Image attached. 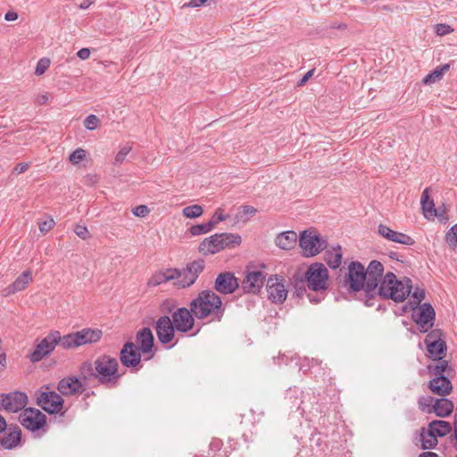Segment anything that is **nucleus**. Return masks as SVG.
<instances>
[{
    "label": "nucleus",
    "mask_w": 457,
    "mask_h": 457,
    "mask_svg": "<svg viewBox=\"0 0 457 457\" xmlns=\"http://www.w3.org/2000/svg\"><path fill=\"white\" fill-rule=\"evenodd\" d=\"M86 157V151L82 148H77L73 151L70 156L69 160L72 164H78L81 161H83Z\"/></svg>",
    "instance_id": "obj_45"
},
{
    "label": "nucleus",
    "mask_w": 457,
    "mask_h": 457,
    "mask_svg": "<svg viewBox=\"0 0 457 457\" xmlns=\"http://www.w3.org/2000/svg\"><path fill=\"white\" fill-rule=\"evenodd\" d=\"M220 234H214L204 239L199 245L198 250L204 255L214 254L222 250L220 241Z\"/></svg>",
    "instance_id": "obj_27"
},
{
    "label": "nucleus",
    "mask_w": 457,
    "mask_h": 457,
    "mask_svg": "<svg viewBox=\"0 0 457 457\" xmlns=\"http://www.w3.org/2000/svg\"><path fill=\"white\" fill-rule=\"evenodd\" d=\"M61 339L62 337L58 331L51 332L37 345L29 355L30 361L32 362L41 361L45 356L51 353L58 344L61 345Z\"/></svg>",
    "instance_id": "obj_9"
},
{
    "label": "nucleus",
    "mask_w": 457,
    "mask_h": 457,
    "mask_svg": "<svg viewBox=\"0 0 457 457\" xmlns=\"http://www.w3.org/2000/svg\"><path fill=\"white\" fill-rule=\"evenodd\" d=\"M95 364L96 379L98 383L107 388L117 387L122 376L119 372L118 360L110 355L103 354L95 360Z\"/></svg>",
    "instance_id": "obj_3"
},
{
    "label": "nucleus",
    "mask_w": 457,
    "mask_h": 457,
    "mask_svg": "<svg viewBox=\"0 0 457 457\" xmlns=\"http://www.w3.org/2000/svg\"><path fill=\"white\" fill-rule=\"evenodd\" d=\"M132 212L137 217H145L149 212L146 205H138L132 210Z\"/></svg>",
    "instance_id": "obj_57"
},
{
    "label": "nucleus",
    "mask_w": 457,
    "mask_h": 457,
    "mask_svg": "<svg viewBox=\"0 0 457 457\" xmlns=\"http://www.w3.org/2000/svg\"><path fill=\"white\" fill-rule=\"evenodd\" d=\"M99 123V119L94 114L88 115L84 120V126L89 130L95 129Z\"/></svg>",
    "instance_id": "obj_48"
},
{
    "label": "nucleus",
    "mask_w": 457,
    "mask_h": 457,
    "mask_svg": "<svg viewBox=\"0 0 457 457\" xmlns=\"http://www.w3.org/2000/svg\"><path fill=\"white\" fill-rule=\"evenodd\" d=\"M32 281V274L30 270L23 271L13 283L9 285L3 290V295L8 296L13 295L17 292H20Z\"/></svg>",
    "instance_id": "obj_26"
},
{
    "label": "nucleus",
    "mask_w": 457,
    "mask_h": 457,
    "mask_svg": "<svg viewBox=\"0 0 457 457\" xmlns=\"http://www.w3.org/2000/svg\"><path fill=\"white\" fill-rule=\"evenodd\" d=\"M435 402L436 399H434L432 396L420 397L418 400L419 408L423 412L432 413L434 411L432 408L434 407Z\"/></svg>",
    "instance_id": "obj_40"
},
{
    "label": "nucleus",
    "mask_w": 457,
    "mask_h": 457,
    "mask_svg": "<svg viewBox=\"0 0 457 457\" xmlns=\"http://www.w3.org/2000/svg\"><path fill=\"white\" fill-rule=\"evenodd\" d=\"M411 316L420 332L427 333L434 325L436 312L430 303H424L418 309H413Z\"/></svg>",
    "instance_id": "obj_8"
},
{
    "label": "nucleus",
    "mask_w": 457,
    "mask_h": 457,
    "mask_svg": "<svg viewBox=\"0 0 457 457\" xmlns=\"http://www.w3.org/2000/svg\"><path fill=\"white\" fill-rule=\"evenodd\" d=\"M21 424L31 431L39 430L46 422V417L36 408L24 409L19 417Z\"/></svg>",
    "instance_id": "obj_13"
},
{
    "label": "nucleus",
    "mask_w": 457,
    "mask_h": 457,
    "mask_svg": "<svg viewBox=\"0 0 457 457\" xmlns=\"http://www.w3.org/2000/svg\"><path fill=\"white\" fill-rule=\"evenodd\" d=\"M189 307L197 320L210 317L212 320L220 321L225 312L221 298L212 290L201 291Z\"/></svg>",
    "instance_id": "obj_1"
},
{
    "label": "nucleus",
    "mask_w": 457,
    "mask_h": 457,
    "mask_svg": "<svg viewBox=\"0 0 457 457\" xmlns=\"http://www.w3.org/2000/svg\"><path fill=\"white\" fill-rule=\"evenodd\" d=\"M366 281L367 272L364 266L359 262H352L344 278L343 287L349 292H359L361 289L366 292Z\"/></svg>",
    "instance_id": "obj_5"
},
{
    "label": "nucleus",
    "mask_w": 457,
    "mask_h": 457,
    "mask_svg": "<svg viewBox=\"0 0 457 457\" xmlns=\"http://www.w3.org/2000/svg\"><path fill=\"white\" fill-rule=\"evenodd\" d=\"M238 287L237 278L229 271L220 273L214 282V289L223 295L232 294Z\"/></svg>",
    "instance_id": "obj_20"
},
{
    "label": "nucleus",
    "mask_w": 457,
    "mask_h": 457,
    "mask_svg": "<svg viewBox=\"0 0 457 457\" xmlns=\"http://www.w3.org/2000/svg\"><path fill=\"white\" fill-rule=\"evenodd\" d=\"M265 280V275L261 270H249L241 283V288L245 293L256 294L260 292Z\"/></svg>",
    "instance_id": "obj_19"
},
{
    "label": "nucleus",
    "mask_w": 457,
    "mask_h": 457,
    "mask_svg": "<svg viewBox=\"0 0 457 457\" xmlns=\"http://www.w3.org/2000/svg\"><path fill=\"white\" fill-rule=\"evenodd\" d=\"M102 336L103 332L98 328H83L62 337L61 346L63 349L77 348L84 345L96 343L102 338Z\"/></svg>",
    "instance_id": "obj_4"
},
{
    "label": "nucleus",
    "mask_w": 457,
    "mask_h": 457,
    "mask_svg": "<svg viewBox=\"0 0 457 457\" xmlns=\"http://www.w3.org/2000/svg\"><path fill=\"white\" fill-rule=\"evenodd\" d=\"M204 269V261L196 260L187 264V267L180 270V279L174 283L180 288L192 286Z\"/></svg>",
    "instance_id": "obj_11"
},
{
    "label": "nucleus",
    "mask_w": 457,
    "mask_h": 457,
    "mask_svg": "<svg viewBox=\"0 0 457 457\" xmlns=\"http://www.w3.org/2000/svg\"><path fill=\"white\" fill-rule=\"evenodd\" d=\"M195 316L190 308L181 307L172 313V322L177 331L187 333L190 331L195 325Z\"/></svg>",
    "instance_id": "obj_17"
},
{
    "label": "nucleus",
    "mask_w": 457,
    "mask_h": 457,
    "mask_svg": "<svg viewBox=\"0 0 457 457\" xmlns=\"http://www.w3.org/2000/svg\"><path fill=\"white\" fill-rule=\"evenodd\" d=\"M81 374L84 378L89 379L91 378H96V364L86 361L81 365L80 368Z\"/></svg>",
    "instance_id": "obj_43"
},
{
    "label": "nucleus",
    "mask_w": 457,
    "mask_h": 457,
    "mask_svg": "<svg viewBox=\"0 0 457 457\" xmlns=\"http://www.w3.org/2000/svg\"><path fill=\"white\" fill-rule=\"evenodd\" d=\"M285 279L278 275L271 276L267 280L268 298L273 303H283L287 296Z\"/></svg>",
    "instance_id": "obj_14"
},
{
    "label": "nucleus",
    "mask_w": 457,
    "mask_h": 457,
    "mask_svg": "<svg viewBox=\"0 0 457 457\" xmlns=\"http://www.w3.org/2000/svg\"><path fill=\"white\" fill-rule=\"evenodd\" d=\"M256 212L257 210L253 206L242 205L237 209L235 219L237 222L246 223Z\"/></svg>",
    "instance_id": "obj_37"
},
{
    "label": "nucleus",
    "mask_w": 457,
    "mask_h": 457,
    "mask_svg": "<svg viewBox=\"0 0 457 457\" xmlns=\"http://www.w3.org/2000/svg\"><path fill=\"white\" fill-rule=\"evenodd\" d=\"M365 271L367 272L366 295L373 296L378 286V279L383 275L384 266L380 262L373 260L370 262L368 268L365 269Z\"/></svg>",
    "instance_id": "obj_15"
},
{
    "label": "nucleus",
    "mask_w": 457,
    "mask_h": 457,
    "mask_svg": "<svg viewBox=\"0 0 457 457\" xmlns=\"http://www.w3.org/2000/svg\"><path fill=\"white\" fill-rule=\"evenodd\" d=\"M299 245L305 256H315L328 247V241L315 230H304L300 234Z\"/></svg>",
    "instance_id": "obj_6"
},
{
    "label": "nucleus",
    "mask_w": 457,
    "mask_h": 457,
    "mask_svg": "<svg viewBox=\"0 0 457 457\" xmlns=\"http://www.w3.org/2000/svg\"><path fill=\"white\" fill-rule=\"evenodd\" d=\"M328 271L320 262L309 266L305 272V281L310 290L319 292L327 289Z\"/></svg>",
    "instance_id": "obj_7"
},
{
    "label": "nucleus",
    "mask_w": 457,
    "mask_h": 457,
    "mask_svg": "<svg viewBox=\"0 0 457 457\" xmlns=\"http://www.w3.org/2000/svg\"><path fill=\"white\" fill-rule=\"evenodd\" d=\"M428 429L436 436L442 437L451 432L452 426L448 421L436 420L428 424Z\"/></svg>",
    "instance_id": "obj_32"
},
{
    "label": "nucleus",
    "mask_w": 457,
    "mask_h": 457,
    "mask_svg": "<svg viewBox=\"0 0 457 457\" xmlns=\"http://www.w3.org/2000/svg\"><path fill=\"white\" fill-rule=\"evenodd\" d=\"M440 342H445L444 338V333L441 329L436 328L429 331L424 340L425 345L427 344H434V343H440Z\"/></svg>",
    "instance_id": "obj_41"
},
{
    "label": "nucleus",
    "mask_w": 457,
    "mask_h": 457,
    "mask_svg": "<svg viewBox=\"0 0 457 457\" xmlns=\"http://www.w3.org/2000/svg\"><path fill=\"white\" fill-rule=\"evenodd\" d=\"M141 351L135 343L127 342L120 353V361L126 368H136L141 362Z\"/></svg>",
    "instance_id": "obj_18"
},
{
    "label": "nucleus",
    "mask_w": 457,
    "mask_h": 457,
    "mask_svg": "<svg viewBox=\"0 0 457 457\" xmlns=\"http://www.w3.org/2000/svg\"><path fill=\"white\" fill-rule=\"evenodd\" d=\"M297 241V235L295 231H286L278 234L276 237V245L283 250H290L295 247Z\"/></svg>",
    "instance_id": "obj_28"
},
{
    "label": "nucleus",
    "mask_w": 457,
    "mask_h": 457,
    "mask_svg": "<svg viewBox=\"0 0 457 457\" xmlns=\"http://www.w3.org/2000/svg\"><path fill=\"white\" fill-rule=\"evenodd\" d=\"M74 232L79 237L82 239H87L89 237V231L85 226L77 225L74 228Z\"/></svg>",
    "instance_id": "obj_53"
},
{
    "label": "nucleus",
    "mask_w": 457,
    "mask_h": 457,
    "mask_svg": "<svg viewBox=\"0 0 457 457\" xmlns=\"http://www.w3.org/2000/svg\"><path fill=\"white\" fill-rule=\"evenodd\" d=\"M324 261L331 269H337L342 262L341 246L337 245L324 253Z\"/></svg>",
    "instance_id": "obj_31"
},
{
    "label": "nucleus",
    "mask_w": 457,
    "mask_h": 457,
    "mask_svg": "<svg viewBox=\"0 0 457 457\" xmlns=\"http://www.w3.org/2000/svg\"><path fill=\"white\" fill-rule=\"evenodd\" d=\"M412 302L416 306L421 305V301L425 298V291L424 289L415 288L414 292L411 295Z\"/></svg>",
    "instance_id": "obj_49"
},
{
    "label": "nucleus",
    "mask_w": 457,
    "mask_h": 457,
    "mask_svg": "<svg viewBox=\"0 0 457 457\" xmlns=\"http://www.w3.org/2000/svg\"><path fill=\"white\" fill-rule=\"evenodd\" d=\"M426 349L428 356L432 360H441L442 355L445 354L447 350V346L445 342L431 343L426 345Z\"/></svg>",
    "instance_id": "obj_33"
},
{
    "label": "nucleus",
    "mask_w": 457,
    "mask_h": 457,
    "mask_svg": "<svg viewBox=\"0 0 457 457\" xmlns=\"http://www.w3.org/2000/svg\"><path fill=\"white\" fill-rule=\"evenodd\" d=\"M37 403L50 414L59 413L63 407V399L54 391H41L37 397Z\"/></svg>",
    "instance_id": "obj_12"
},
{
    "label": "nucleus",
    "mask_w": 457,
    "mask_h": 457,
    "mask_svg": "<svg viewBox=\"0 0 457 457\" xmlns=\"http://www.w3.org/2000/svg\"><path fill=\"white\" fill-rule=\"evenodd\" d=\"M412 286L410 278L404 281L397 279L393 272H387L377 287L376 294L383 299H391L395 303H403L411 294Z\"/></svg>",
    "instance_id": "obj_2"
},
{
    "label": "nucleus",
    "mask_w": 457,
    "mask_h": 457,
    "mask_svg": "<svg viewBox=\"0 0 457 457\" xmlns=\"http://www.w3.org/2000/svg\"><path fill=\"white\" fill-rule=\"evenodd\" d=\"M168 282L166 274L163 271H158L152 276V278L148 281V285L152 287L159 286L162 283Z\"/></svg>",
    "instance_id": "obj_44"
},
{
    "label": "nucleus",
    "mask_w": 457,
    "mask_h": 457,
    "mask_svg": "<svg viewBox=\"0 0 457 457\" xmlns=\"http://www.w3.org/2000/svg\"><path fill=\"white\" fill-rule=\"evenodd\" d=\"M219 0H190L187 4H185L183 7H200L204 5L214 4Z\"/></svg>",
    "instance_id": "obj_47"
},
{
    "label": "nucleus",
    "mask_w": 457,
    "mask_h": 457,
    "mask_svg": "<svg viewBox=\"0 0 457 457\" xmlns=\"http://www.w3.org/2000/svg\"><path fill=\"white\" fill-rule=\"evenodd\" d=\"M429 200H430L429 188L427 187L422 192V195H421V199H420V204H421V207H422L424 215L426 217L440 216V213H438L437 210L435 209L434 203H429V206H427V204L428 203Z\"/></svg>",
    "instance_id": "obj_34"
},
{
    "label": "nucleus",
    "mask_w": 457,
    "mask_h": 457,
    "mask_svg": "<svg viewBox=\"0 0 457 457\" xmlns=\"http://www.w3.org/2000/svg\"><path fill=\"white\" fill-rule=\"evenodd\" d=\"M50 66V60L47 58H41L36 66L35 74L40 76L44 74Z\"/></svg>",
    "instance_id": "obj_46"
},
{
    "label": "nucleus",
    "mask_w": 457,
    "mask_h": 457,
    "mask_svg": "<svg viewBox=\"0 0 457 457\" xmlns=\"http://www.w3.org/2000/svg\"><path fill=\"white\" fill-rule=\"evenodd\" d=\"M54 225V220L53 219H49L38 223L39 230L42 233L48 232Z\"/></svg>",
    "instance_id": "obj_54"
},
{
    "label": "nucleus",
    "mask_w": 457,
    "mask_h": 457,
    "mask_svg": "<svg viewBox=\"0 0 457 457\" xmlns=\"http://www.w3.org/2000/svg\"><path fill=\"white\" fill-rule=\"evenodd\" d=\"M83 385L75 377H68L61 379L58 383V391L65 396L73 395L82 392Z\"/></svg>",
    "instance_id": "obj_24"
},
{
    "label": "nucleus",
    "mask_w": 457,
    "mask_h": 457,
    "mask_svg": "<svg viewBox=\"0 0 457 457\" xmlns=\"http://www.w3.org/2000/svg\"><path fill=\"white\" fill-rule=\"evenodd\" d=\"M378 234L390 241L402 245H413L415 244L414 239L410 236L402 232L395 231L386 225L381 224L378 226Z\"/></svg>",
    "instance_id": "obj_22"
},
{
    "label": "nucleus",
    "mask_w": 457,
    "mask_h": 457,
    "mask_svg": "<svg viewBox=\"0 0 457 457\" xmlns=\"http://www.w3.org/2000/svg\"><path fill=\"white\" fill-rule=\"evenodd\" d=\"M158 340L161 344L166 345L172 341L175 336L176 327L171 319L167 315H162L155 321L154 326Z\"/></svg>",
    "instance_id": "obj_16"
},
{
    "label": "nucleus",
    "mask_w": 457,
    "mask_h": 457,
    "mask_svg": "<svg viewBox=\"0 0 457 457\" xmlns=\"http://www.w3.org/2000/svg\"><path fill=\"white\" fill-rule=\"evenodd\" d=\"M435 361H436V363L429 364L428 366V373L434 376V378L437 376H445V374L449 376L453 371L449 365L448 361L443 360V358L441 360Z\"/></svg>",
    "instance_id": "obj_30"
},
{
    "label": "nucleus",
    "mask_w": 457,
    "mask_h": 457,
    "mask_svg": "<svg viewBox=\"0 0 457 457\" xmlns=\"http://www.w3.org/2000/svg\"><path fill=\"white\" fill-rule=\"evenodd\" d=\"M313 73H314V69L310 70L309 71H307V72L304 74V76H303V78L298 81L297 85H298L299 87L303 86V85H304V84L309 80V79H310L311 77H312Z\"/></svg>",
    "instance_id": "obj_60"
},
{
    "label": "nucleus",
    "mask_w": 457,
    "mask_h": 457,
    "mask_svg": "<svg viewBox=\"0 0 457 457\" xmlns=\"http://www.w3.org/2000/svg\"><path fill=\"white\" fill-rule=\"evenodd\" d=\"M214 228V222L208 221L203 224L194 225L189 228L190 234L192 236H200L210 232Z\"/></svg>",
    "instance_id": "obj_39"
},
{
    "label": "nucleus",
    "mask_w": 457,
    "mask_h": 457,
    "mask_svg": "<svg viewBox=\"0 0 457 457\" xmlns=\"http://www.w3.org/2000/svg\"><path fill=\"white\" fill-rule=\"evenodd\" d=\"M4 19L7 21H13L18 19V13L16 12H7L4 15Z\"/></svg>",
    "instance_id": "obj_61"
},
{
    "label": "nucleus",
    "mask_w": 457,
    "mask_h": 457,
    "mask_svg": "<svg viewBox=\"0 0 457 457\" xmlns=\"http://www.w3.org/2000/svg\"><path fill=\"white\" fill-rule=\"evenodd\" d=\"M47 101H48V96L46 94L39 95L36 98V103L38 104H45Z\"/></svg>",
    "instance_id": "obj_62"
},
{
    "label": "nucleus",
    "mask_w": 457,
    "mask_h": 457,
    "mask_svg": "<svg viewBox=\"0 0 457 457\" xmlns=\"http://www.w3.org/2000/svg\"><path fill=\"white\" fill-rule=\"evenodd\" d=\"M7 428V424L4 418L0 415V433L4 432Z\"/></svg>",
    "instance_id": "obj_63"
},
{
    "label": "nucleus",
    "mask_w": 457,
    "mask_h": 457,
    "mask_svg": "<svg viewBox=\"0 0 457 457\" xmlns=\"http://www.w3.org/2000/svg\"><path fill=\"white\" fill-rule=\"evenodd\" d=\"M453 29L447 24L439 23L435 26V32L438 36H445L453 32Z\"/></svg>",
    "instance_id": "obj_50"
},
{
    "label": "nucleus",
    "mask_w": 457,
    "mask_h": 457,
    "mask_svg": "<svg viewBox=\"0 0 457 457\" xmlns=\"http://www.w3.org/2000/svg\"><path fill=\"white\" fill-rule=\"evenodd\" d=\"M330 27L332 29H345L346 24L345 23H333Z\"/></svg>",
    "instance_id": "obj_64"
},
{
    "label": "nucleus",
    "mask_w": 457,
    "mask_h": 457,
    "mask_svg": "<svg viewBox=\"0 0 457 457\" xmlns=\"http://www.w3.org/2000/svg\"><path fill=\"white\" fill-rule=\"evenodd\" d=\"M131 146H123L115 156V163H121L125 160L128 154L131 151Z\"/></svg>",
    "instance_id": "obj_52"
},
{
    "label": "nucleus",
    "mask_w": 457,
    "mask_h": 457,
    "mask_svg": "<svg viewBox=\"0 0 457 457\" xmlns=\"http://www.w3.org/2000/svg\"><path fill=\"white\" fill-rule=\"evenodd\" d=\"M28 403V396L25 393L14 391L9 394H0V411L18 412L24 409Z\"/></svg>",
    "instance_id": "obj_10"
},
{
    "label": "nucleus",
    "mask_w": 457,
    "mask_h": 457,
    "mask_svg": "<svg viewBox=\"0 0 457 457\" xmlns=\"http://www.w3.org/2000/svg\"><path fill=\"white\" fill-rule=\"evenodd\" d=\"M168 281L178 279L180 278V270L179 269H167L164 270Z\"/></svg>",
    "instance_id": "obj_56"
},
{
    "label": "nucleus",
    "mask_w": 457,
    "mask_h": 457,
    "mask_svg": "<svg viewBox=\"0 0 457 457\" xmlns=\"http://www.w3.org/2000/svg\"><path fill=\"white\" fill-rule=\"evenodd\" d=\"M429 389L437 395L446 396L453 390V386L447 376H437L429 381Z\"/></svg>",
    "instance_id": "obj_25"
},
{
    "label": "nucleus",
    "mask_w": 457,
    "mask_h": 457,
    "mask_svg": "<svg viewBox=\"0 0 457 457\" xmlns=\"http://www.w3.org/2000/svg\"><path fill=\"white\" fill-rule=\"evenodd\" d=\"M420 441H421V448L426 449H433L435 448L437 444V436L431 433L428 429L425 431V428H421L420 432Z\"/></svg>",
    "instance_id": "obj_35"
},
{
    "label": "nucleus",
    "mask_w": 457,
    "mask_h": 457,
    "mask_svg": "<svg viewBox=\"0 0 457 457\" xmlns=\"http://www.w3.org/2000/svg\"><path fill=\"white\" fill-rule=\"evenodd\" d=\"M453 408L454 405L453 402L447 398H445V396H442L440 399H436L434 407L432 409L434 410L433 412L437 417L445 418L451 415Z\"/></svg>",
    "instance_id": "obj_29"
},
{
    "label": "nucleus",
    "mask_w": 457,
    "mask_h": 457,
    "mask_svg": "<svg viewBox=\"0 0 457 457\" xmlns=\"http://www.w3.org/2000/svg\"><path fill=\"white\" fill-rule=\"evenodd\" d=\"M154 337L149 328H141L136 335L137 346L143 354H150L148 359L154 356Z\"/></svg>",
    "instance_id": "obj_21"
},
{
    "label": "nucleus",
    "mask_w": 457,
    "mask_h": 457,
    "mask_svg": "<svg viewBox=\"0 0 457 457\" xmlns=\"http://www.w3.org/2000/svg\"><path fill=\"white\" fill-rule=\"evenodd\" d=\"M229 218L228 214H223L222 210L220 208L217 209L212 219L209 221L214 222V227L220 222L224 221Z\"/></svg>",
    "instance_id": "obj_51"
},
{
    "label": "nucleus",
    "mask_w": 457,
    "mask_h": 457,
    "mask_svg": "<svg viewBox=\"0 0 457 457\" xmlns=\"http://www.w3.org/2000/svg\"><path fill=\"white\" fill-rule=\"evenodd\" d=\"M21 440V430L18 426H10L0 437V445L6 450H11L19 445Z\"/></svg>",
    "instance_id": "obj_23"
},
{
    "label": "nucleus",
    "mask_w": 457,
    "mask_h": 457,
    "mask_svg": "<svg viewBox=\"0 0 457 457\" xmlns=\"http://www.w3.org/2000/svg\"><path fill=\"white\" fill-rule=\"evenodd\" d=\"M220 237L222 250L225 248L235 247L239 245L241 243V237L238 234L220 233Z\"/></svg>",
    "instance_id": "obj_36"
},
{
    "label": "nucleus",
    "mask_w": 457,
    "mask_h": 457,
    "mask_svg": "<svg viewBox=\"0 0 457 457\" xmlns=\"http://www.w3.org/2000/svg\"><path fill=\"white\" fill-rule=\"evenodd\" d=\"M448 69H449L448 64H445L442 67H437L431 73L425 76L424 79H422V82L425 85H430L436 81H439L443 78L444 73L446 71H448Z\"/></svg>",
    "instance_id": "obj_38"
},
{
    "label": "nucleus",
    "mask_w": 457,
    "mask_h": 457,
    "mask_svg": "<svg viewBox=\"0 0 457 457\" xmlns=\"http://www.w3.org/2000/svg\"><path fill=\"white\" fill-rule=\"evenodd\" d=\"M29 167V163L28 162H20L18 163L15 168H14V171L17 173V174H21V173H24Z\"/></svg>",
    "instance_id": "obj_58"
},
{
    "label": "nucleus",
    "mask_w": 457,
    "mask_h": 457,
    "mask_svg": "<svg viewBox=\"0 0 457 457\" xmlns=\"http://www.w3.org/2000/svg\"><path fill=\"white\" fill-rule=\"evenodd\" d=\"M447 241L453 245H457V224L452 227L446 235Z\"/></svg>",
    "instance_id": "obj_55"
},
{
    "label": "nucleus",
    "mask_w": 457,
    "mask_h": 457,
    "mask_svg": "<svg viewBox=\"0 0 457 457\" xmlns=\"http://www.w3.org/2000/svg\"><path fill=\"white\" fill-rule=\"evenodd\" d=\"M77 55L81 60H87L90 56V50L87 47L81 48L78 51Z\"/></svg>",
    "instance_id": "obj_59"
},
{
    "label": "nucleus",
    "mask_w": 457,
    "mask_h": 457,
    "mask_svg": "<svg viewBox=\"0 0 457 457\" xmlns=\"http://www.w3.org/2000/svg\"><path fill=\"white\" fill-rule=\"evenodd\" d=\"M203 207L198 204L189 205L183 209V215L187 218L195 219L203 214Z\"/></svg>",
    "instance_id": "obj_42"
}]
</instances>
